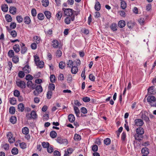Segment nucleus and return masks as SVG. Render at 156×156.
I'll return each mask as SVG.
<instances>
[{
  "mask_svg": "<svg viewBox=\"0 0 156 156\" xmlns=\"http://www.w3.org/2000/svg\"><path fill=\"white\" fill-rule=\"evenodd\" d=\"M81 112L84 114H85L87 113V110L85 107H82L81 108Z\"/></svg>",
  "mask_w": 156,
  "mask_h": 156,
  "instance_id": "62",
  "label": "nucleus"
},
{
  "mask_svg": "<svg viewBox=\"0 0 156 156\" xmlns=\"http://www.w3.org/2000/svg\"><path fill=\"white\" fill-rule=\"evenodd\" d=\"M8 55L10 58H12L14 56V52L12 50H10L8 52Z\"/></svg>",
  "mask_w": 156,
  "mask_h": 156,
  "instance_id": "33",
  "label": "nucleus"
},
{
  "mask_svg": "<svg viewBox=\"0 0 156 156\" xmlns=\"http://www.w3.org/2000/svg\"><path fill=\"white\" fill-rule=\"evenodd\" d=\"M24 21L25 24H29L30 23L31 21L29 16H26L24 18Z\"/></svg>",
  "mask_w": 156,
  "mask_h": 156,
  "instance_id": "19",
  "label": "nucleus"
},
{
  "mask_svg": "<svg viewBox=\"0 0 156 156\" xmlns=\"http://www.w3.org/2000/svg\"><path fill=\"white\" fill-rule=\"evenodd\" d=\"M44 16L43 14L39 13L37 15V18L40 20H42L44 18Z\"/></svg>",
  "mask_w": 156,
  "mask_h": 156,
  "instance_id": "49",
  "label": "nucleus"
},
{
  "mask_svg": "<svg viewBox=\"0 0 156 156\" xmlns=\"http://www.w3.org/2000/svg\"><path fill=\"white\" fill-rule=\"evenodd\" d=\"M20 95V92L17 90H15L14 91V95L16 97H19Z\"/></svg>",
  "mask_w": 156,
  "mask_h": 156,
  "instance_id": "56",
  "label": "nucleus"
},
{
  "mask_svg": "<svg viewBox=\"0 0 156 156\" xmlns=\"http://www.w3.org/2000/svg\"><path fill=\"white\" fill-rule=\"evenodd\" d=\"M104 143L106 145H109L111 143V140L109 138H107L105 139L104 141Z\"/></svg>",
  "mask_w": 156,
  "mask_h": 156,
  "instance_id": "36",
  "label": "nucleus"
},
{
  "mask_svg": "<svg viewBox=\"0 0 156 156\" xmlns=\"http://www.w3.org/2000/svg\"><path fill=\"white\" fill-rule=\"evenodd\" d=\"M11 152L13 154L16 155L18 154V150L17 148L14 147L12 149Z\"/></svg>",
  "mask_w": 156,
  "mask_h": 156,
  "instance_id": "32",
  "label": "nucleus"
},
{
  "mask_svg": "<svg viewBox=\"0 0 156 156\" xmlns=\"http://www.w3.org/2000/svg\"><path fill=\"white\" fill-rule=\"evenodd\" d=\"M56 16L58 20H60L62 16V13L61 11H58L56 15Z\"/></svg>",
  "mask_w": 156,
  "mask_h": 156,
  "instance_id": "47",
  "label": "nucleus"
},
{
  "mask_svg": "<svg viewBox=\"0 0 156 156\" xmlns=\"http://www.w3.org/2000/svg\"><path fill=\"white\" fill-rule=\"evenodd\" d=\"M35 89V90L33 92V94L35 96H38L43 90L42 87L41 85L37 86Z\"/></svg>",
  "mask_w": 156,
  "mask_h": 156,
  "instance_id": "5",
  "label": "nucleus"
},
{
  "mask_svg": "<svg viewBox=\"0 0 156 156\" xmlns=\"http://www.w3.org/2000/svg\"><path fill=\"white\" fill-rule=\"evenodd\" d=\"M47 151L49 153H51L53 151V148L51 146H48L47 148Z\"/></svg>",
  "mask_w": 156,
  "mask_h": 156,
  "instance_id": "50",
  "label": "nucleus"
},
{
  "mask_svg": "<svg viewBox=\"0 0 156 156\" xmlns=\"http://www.w3.org/2000/svg\"><path fill=\"white\" fill-rule=\"evenodd\" d=\"M13 49L14 50L15 52H19L20 50L19 45L18 44H15L13 47Z\"/></svg>",
  "mask_w": 156,
  "mask_h": 156,
  "instance_id": "17",
  "label": "nucleus"
},
{
  "mask_svg": "<svg viewBox=\"0 0 156 156\" xmlns=\"http://www.w3.org/2000/svg\"><path fill=\"white\" fill-rule=\"evenodd\" d=\"M117 24L115 23H112L110 26V28L113 31H116L117 30Z\"/></svg>",
  "mask_w": 156,
  "mask_h": 156,
  "instance_id": "27",
  "label": "nucleus"
},
{
  "mask_svg": "<svg viewBox=\"0 0 156 156\" xmlns=\"http://www.w3.org/2000/svg\"><path fill=\"white\" fill-rule=\"evenodd\" d=\"M73 109L76 116L77 117H79L80 112L79 108L77 107L74 106Z\"/></svg>",
  "mask_w": 156,
  "mask_h": 156,
  "instance_id": "14",
  "label": "nucleus"
},
{
  "mask_svg": "<svg viewBox=\"0 0 156 156\" xmlns=\"http://www.w3.org/2000/svg\"><path fill=\"white\" fill-rule=\"evenodd\" d=\"M52 94V92L51 90H48L47 94V97L48 99L51 98Z\"/></svg>",
  "mask_w": 156,
  "mask_h": 156,
  "instance_id": "43",
  "label": "nucleus"
},
{
  "mask_svg": "<svg viewBox=\"0 0 156 156\" xmlns=\"http://www.w3.org/2000/svg\"><path fill=\"white\" fill-rule=\"evenodd\" d=\"M22 132L23 133L27 135L29 133V129L27 127H23L22 129Z\"/></svg>",
  "mask_w": 156,
  "mask_h": 156,
  "instance_id": "25",
  "label": "nucleus"
},
{
  "mask_svg": "<svg viewBox=\"0 0 156 156\" xmlns=\"http://www.w3.org/2000/svg\"><path fill=\"white\" fill-rule=\"evenodd\" d=\"M147 101L149 103H150L151 102L156 101V98L154 96L150 95L148 97Z\"/></svg>",
  "mask_w": 156,
  "mask_h": 156,
  "instance_id": "12",
  "label": "nucleus"
},
{
  "mask_svg": "<svg viewBox=\"0 0 156 156\" xmlns=\"http://www.w3.org/2000/svg\"><path fill=\"white\" fill-rule=\"evenodd\" d=\"M56 141L58 143L61 144L67 145L68 144L67 139L61 137H58Z\"/></svg>",
  "mask_w": 156,
  "mask_h": 156,
  "instance_id": "4",
  "label": "nucleus"
},
{
  "mask_svg": "<svg viewBox=\"0 0 156 156\" xmlns=\"http://www.w3.org/2000/svg\"><path fill=\"white\" fill-rule=\"evenodd\" d=\"M89 78L92 81H95V77L92 74L89 75Z\"/></svg>",
  "mask_w": 156,
  "mask_h": 156,
  "instance_id": "61",
  "label": "nucleus"
},
{
  "mask_svg": "<svg viewBox=\"0 0 156 156\" xmlns=\"http://www.w3.org/2000/svg\"><path fill=\"white\" fill-rule=\"evenodd\" d=\"M33 39H34V41L37 44H39L40 41L41 39L39 37L37 36H34Z\"/></svg>",
  "mask_w": 156,
  "mask_h": 156,
  "instance_id": "26",
  "label": "nucleus"
},
{
  "mask_svg": "<svg viewBox=\"0 0 156 156\" xmlns=\"http://www.w3.org/2000/svg\"><path fill=\"white\" fill-rule=\"evenodd\" d=\"M16 109L15 107L12 106L10 107L9 109V112L10 114H14L15 112Z\"/></svg>",
  "mask_w": 156,
  "mask_h": 156,
  "instance_id": "30",
  "label": "nucleus"
},
{
  "mask_svg": "<svg viewBox=\"0 0 156 156\" xmlns=\"http://www.w3.org/2000/svg\"><path fill=\"white\" fill-rule=\"evenodd\" d=\"M6 136L8 139L9 142L10 143H13L15 142V138L13 136V135L11 133H8L7 134Z\"/></svg>",
  "mask_w": 156,
  "mask_h": 156,
  "instance_id": "6",
  "label": "nucleus"
},
{
  "mask_svg": "<svg viewBox=\"0 0 156 156\" xmlns=\"http://www.w3.org/2000/svg\"><path fill=\"white\" fill-rule=\"evenodd\" d=\"M94 8L97 11L100 10L101 9V5L99 2H96Z\"/></svg>",
  "mask_w": 156,
  "mask_h": 156,
  "instance_id": "24",
  "label": "nucleus"
},
{
  "mask_svg": "<svg viewBox=\"0 0 156 156\" xmlns=\"http://www.w3.org/2000/svg\"><path fill=\"white\" fill-rule=\"evenodd\" d=\"M140 114H141V118L146 122L149 123L150 122V120L148 117V113L146 111L141 112Z\"/></svg>",
  "mask_w": 156,
  "mask_h": 156,
  "instance_id": "2",
  "label": "nucleus"
},
{
  "mask_svg": "<svg viewBox=\"0 0 156 156\" xmlns=\"http://www.w3.org/2000/svg\"><path fill=\"white\" fill-rule=\"evenodd\" d=\"M16 19L18 22L19 23L22 22L23 20V19L21 16H17L16 17Z\"/></svg>",
  "mask_w": 156,
  "mask_h": 156,
  "instance_id": "53",
  "label": "nucleus"
},
{
  "mask_svg": "<svg viewBox=\"0 0 156 156\" xmlns=\"http://www.w3.org/2000/svg\"><path fill=\"white\" fill-rule=\"evenodd\" d=\"M12 61L15 63H18L19 61V57L17 56H14L12 57Z\"/></svg>",
  "mask_w": 156,
  "mask_h": 156,
  "instance_id": "39",
  "label": "nucleus"
},
{
  "mask_svg": "<svg viewBox=\"0 0 156 156\" xmlns=\"http://www.w3.org/2000/svg\"><path fill=\"white\" fill-rule=\"evenodd\" d=\"M73 63L72 60H69L67 63V67L71 68L73 66Z\"/></svg>",
  "mask_w": 156,
  "mask_h": 156,
  "instance_id": "34",
  "label": "nucleus"
},
{
  "mask_svg": "<svg viewBox=\"0 0 156 156\" xmlns=\"http://www.w3.org/2000/svg\"><path fill=\"white\" fill-rule=\"evenodd\" d=\"M50 81L51 83H53L55 81V77L54 75H51L50 76Z\"/></svg>",
  "mask_w": 156,
  "mask_h": 156,
  "instance_id": "51",
  "label": "nucleus"
},
{
  "mask_svg": "<svg viewBox=\"0 0 156 156\" xmlns=\"http://www.w3.org/2000/svg\"><path fill=\"white\" fill-rule=\"evenodd\" d=\"M23 70L24 73L28 74L30 72L31 69L29 66L27 65L23 68Z\"/></svg>",
  "mask_w": 156,
  "mask_h": 156,
  "instance_id": "10",
  "label": "nucleus"
},
{
  "mask_svg": "<svg viewBox=\"0 0 156 156\" xmlns=\"http://www.w3.org/2000/svg\"><path fill=\"white\" fill-rule=\"evenodd\" d=\"M127 25L128 27L129 28H132L134 26V24L132 23L131 21H129L127 23Z\"/></svg>",
  "mask_w": 156,
  "mask_h": 156,
  "instance_id": "57",
  "label": "nucleus"
},
{
  "mask_svg": "<svg viewBox=\"0 0 156 156\" xmlns=\"http://www.w3.org/2000/svg\"><path fill=\"white\" fill-rule=\"evenodd\" d=\"M155 90L154 86L150 87L147 90L148 94H154Z\"/></svg>",
  "mask_w": 156,
  "mask_h": 156,
  "instance_id": "13",
  "label": "nucleus"
},
{
  "mask_svg": "<svg viewBox=\"0 0 156 156\" xmlns=\"http://www.w3.org/2000/svg\"><path fill=\"white\" fill-rule=\"evenodd\" d=\"M64 77L63 74H60L58 77V80L61 81H63L64 80Z\"/></svg>",
  "mask_w": 156,
  "mask_h": 156,
  "instance_id": "63",
  "label": "nucleus"
},
{
  "mask_svg": "<svg viewBox=\"0 0 156 156\" xmlns=\"http://www.w3.org/2000/svg\"><path fill=\"white\" fill-rule=\"evenodd\" d=\"M50 136L53 138H55L57 136V134L56 132L55 131H52L50 133Z\"/></svg>",
  "mask_w": 156,
  "mask_h": 156,
  "instance_id": "28",
  "label": "nucleus"
},
{
  "mask_svg": "<svg viewBox=\"0 0 156 156\" xmlns=\"http://www.w3.org/2000/svg\"><path fill=\"white\" fill-rule=\"evenodd\" d=\"M62 10L64 11V13L65 15L71 17L72 16H75L73 14V12H75L72 9H65L63 8Z\"/></svg>",
  "mask_w": 156,
  "mask_h": 156,
  "instance_id": "3",
  "label": "nucleus"
},
{
  "mask_svg": "<svg viewBox=\"0 0 156 156\" xmlns=\"http://www.w3.org/2000/svg\"><path fill=\"white\" fill-rule=\"evenodd\" d=\"M25 79L27 80H32L33 79V77L30 74H27L26 75Z\"/></svg>",
  "mask_w": 156,
  "mask_h": 156,
  "instance_id": "55",
  "label": "nucleus"
},
{
  "mask_svg": "<svg viewBox=\"0 0 156 156\" xmlns=\"http://www.w3.org/2000/svg\"><path fill=\"white\" fill-rule=\"evenodd\" d=\"M30 115L31 119H35L37 117V115L36 112L34 111H33L31 112Z\"/></svg>",
  "mask_w": 156,
  "mask_h": 156,
  "instance_id": "29",
  "label": "nucleus"
},
{
  "mask_svg": "<svg viewBox=\"0 0 156 156\" xmlns=\"http://www.w3.org/2000/svg\"><path fill=\"white\" fill-rule=\"evenodd\" d=\"M16 24L15 23L12 22L11 23L10 26V27L12 29H14L16 27Z\"/></svg>",
  "mask_w": 156,
  "mask_h": 156,
  "instance_id": "64",
  "label": "nucleus"
},
{
  "mask_svg": "<svg viewBox=\"0 0 156 156\" xmlns=\"http://www.w3.org/2000/svg\"><path fill=\"white\" fill-rule=\"evenodd\" d=\"M126 3L125 1H121V7L122 9H124L126 8Z\"/></svg>",
  "mask_w": 156,
  "mask_h": 156,
  "instance_id": "38",
  "label": "nucleus"
},
{
  "mask_svg": "<svg viewBox=\"0 0 156 156\" xmlns=\"http://www.w3.org/2000/svg\"><path fill=\"white\" fill-rule=\"evenodd\" d=\"M52 46L55 48H57L58 46V41L54 40L52 41Z\"/></svg>",
  "mask_w": 156,
  "mask_h": 156,
  "instance_id": "22",
  "label": "nucleus"
},
{
  "mask_svg": "<svg viewBox=\"0 0 156 156\" xmlns=\"http://www.w3.org/2000/svg\"><path fill=\"white\" fill-rule=\"evenodd\" d=\"M74 138L76 140H79L81 139V136L79 134H76L75 135Z\"/></svg>",
  "mask_w": 156,
  "mask_h": 156,
  "instance_id": "54",
  "label": "nucleus"
},
{
  "mask_svg": "<svg viewBox=\"0 0 156 156\" xmlns=\"http://www.w3.org/2000/svg\"><path fill=\"white\" fill-rule=\"evenodd\" d=\"M9 101L11 104L14 105L16 104V101L14 98H10Z\"/></svg>",
  "mask_w": 156,
  "mask_h": 156,
  "instance_id": "41",
  "label": "nucleus"
},
{
  "mask_svg": "<svg viewBox=\"0 0 156 156\" xmlns=\"http://www.w3.org/2000/svg\"><path fill=\"white\" fill-rule=\"evenodd\" d=\"M141 153L143 155H148L149 154V149L146 147H143L141 150Z\"/></svg>",
  "mask_w": 156,
  "mask_h": 156,
  "instance_id": "11",
  "label": "nucleus"
},
{
  "mask_svg": "<svg viewBox=\"0 0 156 156\" xmlns=\"http://www.w3.org/2000/svg\"><path fill=\"white\" fill-rule=\"evenodd\" d=\"M78 71V68L77 66H74L71 67V72L73 74H76Z\"/></svg>",
  "mask_w": 156,
  "mask_h": 156,
  "instance_id": "16",
  "label": "nucleus"
},
{
  "mask_svg": "<svg viewBox=\"0 0 156 156\" xmlns=\"http://www.w3.org/2000/svg\"><path fill=\"white\" fill-rule=\"evenodd\" d=\"M74 62L76 64V66H78L80 65L81 62L79 59H77L76 60L74 61Z\"/></svg>",
  "mask_w": 156,
  "mask_h": 156,
  "instance_id": "60",
  "label": "nucleus"
},
{
  "mask_svg": "<svg viewBox=\"0 0 156 156\" xmlns=\"http://www.w3.org/2000/svg\"><path fill=\"white\" fill-rule=\"evenodd\" d=\"M135 123L136 126H142L144 124L143 120L140 119H135Z\"/></svg>",
  "mask_w": 156,
  "mask_h": 156,
  "instance_id": "9",
  "label": "nucleus"
},
{
  "mask_svg": "<svg viewBox=\"0 0 156 156\" xmlns=\"http://www.w3.org/2000/svg\"><path fill=\"white\" fill-rule=\"evenodd\" d=\"M75 19V16H72L71 17H67L65 20L66 23L69 24L70 23L71 21H73Z\"/></svg>",
  "mask_w": 156,
  "mask_h": 156,
  "instance_id": "8",
  "label": "nucleus"
},
{
  "mask_svg": "<svg viewBox=\"0 0 156 156\" xmlns=\"http://www.w3.org/2000/svg\"><path fill=\"white\" fill-rule=\"evenodd\" d=\"M10 122L12 124H15L16 121V118L15 116H12L10 119Z\"/></svg>",
  "mask_w": 156,
  "mask_h": 156,
  "instance_id": "37",
  "label": "nucleus"
},
{
  "mask_svg": "<svg viewBox=\"0 0 156 156\" xmlns=\"http://www.w3.org/2000/svg\"><path fill=\"white\" fill-rule=\"evenodd\" d=\"M48 88L50 90H51L52 91V90H54L55 89V85L53 83H50Z\"/></svg>",
  "mask_w": 156,
  "mask_h": 156,
  "instance_id": "52",
  "label": "nucleus"
},
{
  "mask_svg": "<svg viewBox=\"0 0 156 156\" xmlns=\"http://www.w3.org/2000/svg\"><path fill=\"white\" fill-rule=\"evenodd\" d=\"M10 30H8L9 32L10 33V34L13 37H15L17 36V33L15 30H12L11 31H10Z\"/></svg>",
  "mask_w": 156,
  "mask_h": 156,
  "instance_id": "35",
  "label": "nucleus"
},
{
  "mask_svg": "<svg viewBox=\"0 0 156 156\" xmlns=\"http://www.w3.org/2000/svg\"><path fill=\"white\" fill-rule=\"evenodd\" d=\"M16 84L19 87L24 89L26 87V83L23 80H21L18 81L16 82Z\"/></svg>",
  "mask_w": 156,
  "mask_h": 156,
  "instance_id": "7",
  "label": "nucleus"
},
{
  "mask_svg": "<svg viewBox=\"0 0 156 156\" xmlns=\"http://www.w3.org/2000/svg\"><path fill=\"white\" fill-rule=\"evenodd\" d=\"M18 108L19 111H20L21 112H23L24 109L23 104L22 103L19 104L18 105Z\"/></svg>",
  "mask_w": 156,
  "mask_h": 156,
  "instance_id": "21",
  "label": "nucleus"
},
{
  "mask_svg": "<svg viewBox=\"0 0 156 156\" xmlns=\"http://www.w3.org/2000/svg\"><path fill=\"white\" fill-rule=\"evenodd\" d=\"M9 11L11 14L14 15L16 12V8L14 7L11 6L9 8Z\"/></svg>",
  "mask_w": 156,
  "mask_h": 156,
  "instance_id": "18",
  "label": "nucleus"
},
{
  "mask_svg": "<svg viewBox=\"0 0 156 156\" xmlns=\"http://www.w3.org/2000/svg\"><path fill=\"white\" fill-rule=\"evenodd\" d=\"M126 25L125 22L124 21L121 20L119 21L118 23V25L120 28H123Z\"/></svg>",
  "mask_w": 156,
  "mask_h": 156,
  "instance_id": "20",
  "label": "nucleus"
},
{
  "mask_svg": "<svg viewBox=\"0 0 156 156\" xmlns=\"http://www.w3.org/2000/svg\"><path fill=\"white\" fill-rule=\"evenodd\" d=\"M36 65L40 68H42L44 67V62L43 61H41L38 62H37L35 63Z\"/></svg>",
  "mask_w": 156,
  "mask_h": 156,
  "instance_id": "23",
  "label": "nucleus"
},
{
  "mask_svg": "<svg viewBox=\"0 0 156 156\" xmlns=\"http://www.w3.org/2000/svg\"><path fill=\"white\" fill-rule=\"evenodd\" d=\"M18 76L20 78H23L25 76L24 72L22 71H19L18 73Z\"/></svg>",
  "mask_w": 156,
  "mask_h": 156,
  "instance_id": "48",
  "label": "nucleus"
},
{
  "mask_svg": "<svg viewBox=\"0 0 156 156\" xmlns=\"http://www.w3.org/2000/svg\"><path fill=\"white\" fill-rule=\"evenodd\" d=\"M136 131L137 134L135 136V139L139 141L141 140V138L143 137L142 136L144 133V129L142 127H139L136 129Z\"/></svg>",
  "mask_w": 156,
  "mask_h": 156,
  "instance_id": "1",
  "label": "nucleus"
},
{
  "mask_svg": "<svg viewBox=\"0 0 156 156\" xmlns=\"http://www.w3.org/2000/svg\"><path fill=\"white\" fill-rule=\"evenodd\" d=\"M42 145L44 148H47L49 146V144L48 142H43L42 143Z\"/></svg>",
  "mask_w": 156,
  "mask_h": 156,
  "instance_id": "45",
  "label": "nucleus"
},
{
  "mask_svg": "<svg viewBox=\"0 0 156 156\" xmlns=\"http://www.w3.org/2000/svg\"><path fill=\"white\" fill-rule=\"evenodd\" d=\"M20 147L21 148L24 149L26 147V144L25 143L22 142L20 144Z\"/></svg>",
  "mask_w": 156,
  "mask_h": 156,
  "instance_id": "58",
  "label": "nucleus"
},
{
  "mask_svg": "<svg viewBox=\"0 0 156 156\" xmlns=\"http://www.w3.org/2000/svg\"><path fill=\"white\" fill-rule=\"evenodd\" d=\"M31 14L33 17L36 16L37 14L36 10L34 8L32 9L31 11Z\"/></svg>",
  "mask_w": 156,
  "mask_h": 156,
  "instance_id": "59",
  "label": "nucleus"
},
{
  "mask_svg": "<svg viewBox=\"0 0 156 156\" xmlns=\"http://www.w3.org/2000/svg\"><path fill=\"white\" fill-rule=\"evenodd\" d=\"M68 119L70 122H73L75 120V117L73 114H70L69 115Z\"/></svg>",
  "mask_w": 156,
  "mask_h": 156,
  "instance_id": "15",
  "label": "nucleus"
},
{
  "mask_svg": "<svg viewBox=\"0 0 156 156\" xmlns=\"http://www.w3.org/2000/svg\"><path fill=\"white\" fill-rule=\"evenodd\" d=\"M2 9L4 12H7L8 9V7L7 5H3L2 6Z\"/></svg>",
  "mask_w": 156,
  "mask_h": 156,
  "instance_id": "31",
  "label": "nucleus"
},
{
  "mask_svg": "<svg viewBox=\"0 0 156 156\" xmlns=\"http://www.w3.org/2000/svg\"><path fill=\"white\" fill-rule=\"evenodd\" d=\"M65 66V63L63 62H60L59 64V67L61 69H63Z\"/></svg>",
  "mask_w": 156,
  "mask_h": 156,
  "instance_id": "46",
  "label": "nucleus"
},
{
  "mask_svg": "<svg viewBox=\"0 0 156 156\" xmlns=\"http://www.w3.org/2000/svg\"><path fill=\"white\" fill-rule=\"evenodd\" d=\"M44 14L48 19H50L51 17V13L50 11H46L44 12Z\"/></svg>",
  "mask_w": 156,
  "mask_h": 156,
  "instance_id": "40",
  "label": "nucleus"
},
{
  "mask_svg": "<svg viewBox=\"0 0 156 156\" xmlns=\"http://www.w3.org/2000/svg\"><path fill=\"white\" fill-rule=\"evenodd\" d=\"M42 2L43 6L46 7L48 5L49 2L48 0H43Z\"/></svg>",
  "mask_w": 156,
  "mask_h": 156,
  "instance_id": "42",
  "label": "nucleus"
},
{
  "mask_svg": "<svg viewBox=\"0 0 156 156\" xmlns=\"http://www.w3.org/2000/svg\"><path fill=\"white\" fill-rule=\"evenodd\" d=\"M5 17L7 22H11L12 21V18L10 15L7 14L5 16Z\"/></svg>",
  "mask_w": 156,
  "mask_h": 156,
  "instance_id": "44",
  "label": "nucleus"
}]
</instances>
